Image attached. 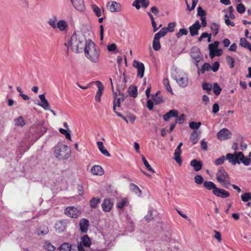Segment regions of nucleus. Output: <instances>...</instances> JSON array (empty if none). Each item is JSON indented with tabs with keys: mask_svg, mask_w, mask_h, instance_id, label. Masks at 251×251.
<instances>
[{
	"mask_svg": "<svg viewBox=\"0 0 251 251\" xmlns=\"http://www.w3.org/2000/svg\"><path fill=\"white\" fill-rule=\"evenodd\" d=\"M59 131L62 134H63L65 136L67 139L70 141L71 140V134H70L69 132L67 131L66 129L63 128H60Z\"/></svg>",
	"mask_w": 251,
	"mask_h": 251,
	"instance_id": "6e6d98bb",
	"label": "nucleus"
},
{
	"mask_svg": "<svg viewBox=\"0 0 251 251\" xmlns=\"http://www.w3.org/2000/svg\"><path fill=\"white\" fill-rule=\"evenodd\" d=\"M184 117H185V115L183 114H181L179 116H177L176 117V118L175 119V123H176V124H182L184 122V120H185Z\"/></svg>",
	"mask_w": 251,
	"mask_h": 251,
	"instance_id": "864d4df0",
	"label": "nucleus"
},
{
	"mask_svg": "<svg viewBox=\"0 0 251 251\" xmlns=\"http://www.w3.org/2000/svg\"><path fill=\"white\" fill-rule=\"evenodd\" d=\"M241 198L244 202L249 201L251 200V193L250 192L244 193L241 195Z\"/></svg>",
	"mask_w": 251,
	"mask_h": 251,
	"instance_id": "79ce46f5",
	"label": "nucleus"
},
{
	"mask_svg": "<svg viewBox=\"0 0 251 251\" xmlns=\"http://www.w3.org/2000/svg\"><path fill=\"white\" fill-rule=\"evenodd\" d=\"M202 87L203 90L210 91L212 89V85L210 83L204 82L202 85Z\"/></svg>",
	"mask_w": 251,
	"mask_h": 251,
	"instance_id": "338daca9",
	"label": "nucleus"
},
{
	"mask_svg": "<svg viewBox=\"0 0 251 251\" xmlns=\"http://www.w3.org/2000/svg\"><path fill=\"white\" fill-rule=\"evenodd\" d=\"M92 8L94 12L97 17H100L101 16V11L100 9L97 5H92Z\"/></svg>",
	"mask_w": 251,
	"mask_h": 251,
	"instance_id": "c03bdc74",
	"label": "nucleus"
},
{
	"mask_svg": "<svg viewBox=\"0 0 251 251\" xmlns=\"http://www.w3.org/2000/svg\"><path fill=\"white\" fill-rule=\"evenodd\" d=\"M100 199L99 198H93L90 201V206L92 208H96L98 203L100 202Z\"/></svg>",
	"mask_w": 251,
	"mask_h": 251,
	"instance_id": "72a5a7b5",
	"label": "nucleus"
},
{
	"mask_svg": "<svg viewBox=\"0 0 251 251\" xmlns=\"http://www.w3.org/2000/svg\"><path fill=\"white\" fill-rule=\"evenodd\" d=\"M211 69V66L208 63H205L201 69L198 70V73L204 74L205 71H209Z\"/></svg>",
	"mask_w": 251,
	"mask_h": 251,
	"instance_id": "f704fd0d",
	"label": "nucleus"
},
{
	"mask_svg": "<svg viewBox=\"0 0 251 251\" xmlns=\"http://www.w3.org/2000/svg\"><path fill=\"white\" fill-rule=\"evenodd\" d=\"M152 48L155 51H158L161 49V44L158 39L154 37L152 42Z\"/></svg>",
	"mask_w": 251,
	"mask_h": 251,
	"instance_id": "473e14b6",
	"label": "nucleus"
},
{
	"mask_svg": "<svg viewBox=\"0 0 251 251\" xmlns=\"http://www.w3.org/2000/svg\"><path fill=\"white\" fill-rule=\"evenodd\" d=\"M220 64L218 61H216L211 66V69L214 72H217L219 68Z\"/></svg>",
	"mask_w": 251,
	"mask_h": 251,
	"instance_id": "774afa93",
	"label": "nucleus"
},
{
	"mask_svg": "<svg viewBox=\"0 0 251 251\" xmlns=\"http://www.w3.org/2000/svg\"><path fill=\"white\" fill-rule=\"evenodd\" d=\"M107 6L109 10L111 12L114 13L121 11V5L116 1H109L107 2Z\"/></svg>",
	"mask_w": 251,
	"mask_h": 251,
	"instance_id": "9d476101",
	"label": "nucleus"
},
{
	"mask_svg": "<svg viewBox=\"0 0 251 251\" xmlns=\"http://www.w3.org/2000/svg\"><path fill=\"white\" fill-rule=\"evenodd\" d=\"M201 125V122H191L189 123V126L191 129H197Z\"/></svg>",
	"mask_w": 251,
	"mask_h": 251,
	"instance_id": "603ef678",
	"label": "nucleus"
},
{
	"mask_svg": "<svg viewBox=\"0 0 251 251\" xmlns=\"http://www.w3.org/2000/svg\"><path fill=\"white\" fill-rule=\"evenodd\" d=\"M173 77L181 87H186L188 84V75L183 72H176L173 74Z\"/></svg>",
	"mask_w": 251,
	"mask_h": 251,
	"instance_id": "20e7f679",
	"label": "nucleus"
},
{
	"mask_svg": "<svg viewBox=\"0 0 251 251\" xmlns=\"http://www.w3.org/2000/svg\"><path fill=\"white\" fill-rule=\"evenodd\" d=\"M178 115V112L176 110L172 109L163 115V120L165 121H168L171 118L176 117Z\"/></svg>",
	"mask_w": 251,
	"mask_h": 251,
	"instance_id": "aec40b11",
	"label": "nucleus"
},
{
	"mask_svg": "<svg viewBox=\"0 0 251 251\" xmlns=\"http://www.w3.org/2000/svg\"><path fill=\"white\" fill-rule=\"evenodd\" d=\"M80 230L82 233H86L89 226V221L88 220L82 218L80 220L79 223Z\"/></svg>",
	"mask_w": 251,
	"mask_h": 251,
	"instance_id": "4468645a",
	"label": "nucleus"
},
{
	"mask_svg": "<svg viewBox=\"0 0 251 251\" xmlns=\"http://www.w3.org/2000/svg\"><path fill=\"white\" fill-rule=\"evenodd\" d=\"M113 206V203L110 199H104L102 203V209L105 212H109Z\"/></svg>",
	"mask_w": 251,
	"mask_h": 251,
	"instance_id": "dca6fc26",
	"label": "nucleus"
},
{
	"mask_svg": "<svg viewBox=\"0 0 251 251\" xmlns=\"http://www.w3.org/2000/svg\"><path fill=\"white\" fill-rule=\"evenodd\" d=\"M191 166L193 167L196 172L200 171L202 167V163L201 161L193 159L190 163Z\"/></svg>",
	"mask_w": 251,
	"mask_h": 251,
	"instance_id": "412c9836",
	"label": "nucleus"
},
{
	"mask_svg": "<svg viewBox=\"0 0 251 251\" xmlns=\"http://www.w3.org/2000/svg\"><path fill=\"white\" fill-rule=\"evenodd\" d=\"M250 44V43L248 42L246 38H241L240 39V45L242 47L247 48Z\"/></svg>",
	"mask_w": 251,
	"mask_h": 251,
	"instance_id": "4d7b16f0",
	"label": "nucleus"
},
{
	"mask_svg": "<svg viewBox=\"0 0 251 251\" xmlns=\"http://www.w3.org/2000/svg\"><path fill=\"white\" fill-rule=\"evenodd\" d=\"M236 11L242 14L246 11V7L242 3H239L236 5Z\"/></svg>",
	"mask_w": 251,
	"mask_h": 251,
	"instance_id": "5fc2aeb1",
	"label": "nucleus"
},
{
	"mask_svg": "<svg viewBox=\"0 0 251 251\" xmlns=\"http://www.w3.org/2000/svg\"><path fill=\"white\" fill-rule=\"evenodd\" d=\"M65 214L72 218H77L80 215V212L74 206H70L65 209Z\"/></svg>",
	"mask_w": 251,
	"mask_h": 251,
	"instance_id": "423d86ee",
	"label": "nucleus"
},
{
	"mask_svg": "<svg viewBox=\"0 0 251 251\" xmlns=\"http://www.w3.org/2000/svg\"><path fill=\"white\" fill-rule=\"evenodd\" d=\"M42 103L39 104V105L44 108L45 110L50 109V104L48 100L46 99L43 101H41Z\"/></svg>",
	"mask_w": 251,
	"mask_h": 251,
	"instance_id": "680f3d73",
	"label": "nucleus"
},
{
	"mask_svg": "<svg viewBox=\"0 0 251 251\" xmlns=\"http://www.w3.org/2000/svg\"><path fill=\"white\" fill-rule=\"evenodd\" d=\"M183 143L182 142L179 143V145L176 147V149L175 151V160L178 163L179 165L181 164L182 160L180 157V155L182 153L181 150V147L182 146Z\"/></svg>",
	"mask_w": 251,
	"mask_h": 251,
	"instance_id": "2eb2a0df",
	"label": "nucleus"
},
{
	"mask_svg": "<svg viewBox=\"0 0 251 251\" xmlns=\"http://www.w3.org/2000/svg\"><path fill=\"white\" fill-rule=\"evenodd\" d=\"M95 83L97 84L98 90L96 93L95 99L96 101L100 102L101 101V97L102 95L104 89L103 85L100 81H95Z\"/></svg>",
	"mask_w": 251,
	"mask_h": 251,
	"instance_id": "9b49d317",
	"label": "nucleus"
},
{
	"mask_svg": "<svg viewBox=\"0 0 251 251\" xmlns=\"http://www.w3.org/2000/svg\"><path fill=\"white\" fill-rule=\"evenodd\" d=\"M15 125L17 126H23L25 124V120L22 116H20L17 119H15Z\"/></svg>",
	"mask_w": 251,
	"mask_h": 251,
	"instance_id": "de8ad7c7",
	"label": "nucleus"
},
{
	"mask_svg": "<svg viewBox=\"0 0 251 251\" xmlns=\"http://www.w3.org/2000/svg\"><path fill=\"white\" fill-rule=\"evenodd\" d=\"M160 93V91H158L152 97V100L155 104H159L163 102V98Z\"/></svg>",
	"mask_w": 251,
	"mask_h": 251,
	"instance_id": "a878e982",
	"label": "nucleus"
},
{
	"mask_svg": "<svg viewBox=\"0 0 251 251\" xmlns=\"http://www.w3.org/2000/svg\"><path fill=\"white\" fill-rule=\"evenodd\" d=\"M240 162H242L245 165L248 166L250 164V161L249 158L245 156H241L239 160Z\"/></svg>",
	"mask_w": 251,
	"mask_h": 251,
	"instance_id": "e2e57ef3",
	"label": "nucleus"
},
{
	"mask_svg": "<svg viewBox=\"0 0 251 251\" xmlns=\"http://www.w3.org/2000/svg\"><path fill=\"white\" fill-rule=\"evenodd\" d=\"M129 94L133 98H136L138 95L137 88L135 86L129 88Z\"/></svg>",
	"mask_w": 251,
	"mask_h": 251,
	"instance_id": "ea45409f",
	"label": "nucleus"
},
{
	"mask_svg": "<svg viewBox=\"0 0 251 251\" xmlns=\"http://www.w3.org/2000/svg\"><path fill=\"white\" fill-rule=\"evenodd\" d=\"M57 18L55 15L51 16L48 21L47 23L53 29H55V26L57 25Z\"/></svg>",
	"mask_w": 251,
	"mask_h": 251,
	"instance_id": "cd10ccee",
	"label": "nucleus"
},
{
	"mask_svg": "<svg viewBox=\"0 0 251 251\" xmlns=\"http://www.w3.org/2000/svg\"><path fill=\"white\" fill-rule=\"evenodd\" d=\"M219 42L215 41L213 43L210 44L208 46V49L210 50L209 55L211 58L215 56V50L218 47Z\"/></svg>",
	"mask_w": 251,
	"mask_h": 251,
	"instance_id": "b1692460",
	"label": "nucleus"
},
{
	"mask_svg": "<svg viewBox=\"0 0 251 251\" xmlns=\"http://www.w3.org/2000/svg\"><path fill=\"white\" fill-rule=\"evenodd\" d=\"M163 84L166 87L167 91L170 92L172 94H173V92L170 84L168 78H164L163 80Z\"/></svg>",
	"mask_w": 251,
	"mask_h": 251,
	"instance_id": "4c0bfd02",
	"label": "nucleus"
},
{
	"mask_svg": "<svg viewBox=\"0 0 251 251\" xmlns=\"http://www.w3.org/2000/svg\"><path fill=\"white\" fill-rule=\"evenodd\" d=\"M133 66L134 67L137 69V76L140 78H142L145 72V66L144 64L142 62H139L137 60H134Z\"/></svg>",
	"mask_w": 251,
	"mask_h": 251,
	"instance_id": "1a4fd4ad",
	"label": "nucleus"
},
{
	"mask_svg": "<svg viewBox=\"0 0 251 251\" xmlns=\"http://www.w3.org/2000/svg\"><path fill=\"white\" fill-rule=\"evenodd\" d=\"M71 149L65 145L57 144L55 147L54 155L59 160H65L71 155Z\"/></svg>",
	"mask_w": 251,
	"mask_h": 251,
	"instance_id": "7ed1b4c3",
	"label": "nucleus"
},
{
	"mask_svg": "<svg viewBox=\"0 0 251 251\" xmlns=\"http://www.w3.org/2000/svg\"><path fill=\"white\" fill-rule=\"evenodd\" d=\"M55 231L58 233L63 232L66 228L65 223L63 221L57 222L55 225Z\"/></svg>",
	"mask_w": 251,
	"mask_h": 251,
	"instance_id": "393cba45",
	"label": "nucleus"
},
{
	"mask_svg": "<svg viewBox=\"0 0 251 251\" xmlns=\"http://www.w3.org/2000/svg\"><path fill=\"white\" fill-rule=\"evenodd\" d=\"M176 26V23L175 22L170 23L168 24V26L165 27L166 32H173L175 30V27Z\"/></svg>",
	"mask_w": 251,
	"mask_h": 251,
	"instance_id": "8fccbe9b",
	"label": "nucleus"
},
{
	"mask_svg": "<svg viewBox=\"0 0 251 251\" xmlns=\"http://www.w3.org/2000/svg\"><path fill=\"white\" fill-rule=\"evenodd\" d=\"M195 182L197 184H201L202 183H203L204 179L202 176L201 175H196L194 177Z\"/></svg>",
	"mask_w": 251,
	"mask_h": 251,
	"instance_id": "3c124183",
	"label": "nucleus"
},
{
	"mask_svg": "<svg viewBox=\"0 0 251 251\" xmlns=\"http://www.w3.org/2000/svg\"><path fill=\"white\" fill-rule=\"evenodd\" d=\"M97 144L99 150L103 154L108 157H110L111 156L110 154L103 146V144L102 142L98 141Z\"/></svg>",
	"mask_w": 251,
	"mask_h": 251,
	"instance_id": "bb28decb",
	"label": "nucleus"
},
{
	"mask_svg": "<svg viewBox=\"0 0 251 251\" xmlns=\"http://www.w3.org/2000/svg\"><path fill=\"white\" fill-rule=\"evenodd\" d=\"M152 211L151 210L148 211V214L145 217L147 222H150L153 219Z\"/></svg>",
	"mask_w": 251,
	"mask_h": 251,
	"instance_id": "69168bd1",
	"label": "nucleus"
},
{
	"mask_svg": "<svg viewBox=\"0 0 251 251\" xmlns=\"http://www.w3.org/2000/svg\"><path fill=\"white\" fill-rule=\"evenodd\" d=\"M130 189L134 191L136 194L139 195L141 194V190L139 189V188L135 184L131 183L130 185Z\"/></svg>",
	"mask_w": 251,
	"mask_h": 251,
	"instance_id": "a18cd8bd",
	"label": "nucleus"
},
{
	"mask_svg": "<svg viewBox=\"0 0 251 251\" xmlns=\"http://www.w3.org/2000/svg\"><path fill=\"white\" fill-rule=\"evenodd\" d=\"M82 243L85 247H89L91 245V241L87 235H84L81 238Z\"/></svg>",
	"mask_w": 251,
	"mask_h": 251,
	"instance_id": "c85d7f7f",
	"label": "nucleus"
},
{
	"mask_svg": "<svg viewBox=\"0 0 251 251\" xmlns=\"http://www.w3.org/2000/svg\"><path fill=\"white\" fill-rule=\"evenodd\" d=\"M226 60L227 64L230 68H233L234 67V59L233 58L228 56L226 57Z\"/></svg>",
	"mask_w": 251,
	"mask_h": 251,
	"instance_id": "052dcab7",
	"label": "nucleus"
},
{
	"mask_svg": "<svg viewBox=\"0 0 251 251\" xmlns=\"http://www.w3.org/2000/svg\"><path fill=\"white\" fill-rule=\"evenodd\" d=\"M127 203V200L124 198L119 201L116 203V207L119 209H123V207Z\"/></svg>",
	"mask_w": 251,
	"mask_h": 251,
	"instance_id": "e433bc0d",
	"label": "nucleus"
},
{
	"mask_svg": "<svg viewBox=\"0 0 251 251\" xmlns=\"http://www.w3.org/2000/svg\"><path fill=\"white\" fill-rule=\"evenodd\" d=\"M201 27V25L199 21H196L195 23L189 27L190 35L192 36H195L198 34L199 30Z\"/></svg>",
	"mask_w": 251,
	"mask_h": 251,
	"instance_id": "f8f14e48",
	"label": "nucleus"
},
{
	"mask_svg": "<svg viewBox=\"0 0 251 251\" xmlns=\"http://www.w3.org/2000/svg\"><path fill=\"white\" fill-rule=\"evenodd\" d=\"M85 37L80 32H75L68 42L64 45L67 48V53L69 51V48L75 53L82 52L87 44Z\"/></svg>",
	"mask_w": 251,
	"mask_h": 251,
	"instance_id": "f257e3e1",
	"label": "nucleus"
},
{
	"mask_svg": "<svg viewBox=\"0 0 251 251\" xmlns=\"http://www.w3.org/2000/svg\"><path fill=\"white\" fill-rule=\"evenodd\" d=\"M219 27V25L215 23H213L211 24V29L214 34L215 36H216L218 34Z\"/></svg>",
	"mask_w": 251,
	"mask_h": 251,
	"instance_id": "09e8293b",
	"label": "nucleus"
},
{
	"mask_svg": "<svg viewBox=\"0 0 251 251\" xmlns=\"http://www.w3.org/2000/svg\"><path fill=\"white\" fill-rule=\"evenodd\" d=\"M121 105V98H117L114 100L113 101V111L115 113L117 112L116 111V107H120Z\"/></svg>",
	"mask_w": 251,
	"mask_h": 251,
	"instance_id": "13d9d810",
	"label": "nucleus"
},
{
	"mask_svg": "<svg viewBox=\"0 0 251 251\" xmlns=\"http://www.w3.org/2000/svg\"><path fill=\"white\" fill-rule=\"evenodd\" d=\"M213 91L216 96L220 95L222 91V89L217 83H214L213 86Z\"/></svg>",
	"mask_w": 251,
	"mask_h": 251,
	"instance_id": "37998d69",
	"label": "nucleus"
},
{
	"mask_svg": "<svg viewBox=\"0 0 251 251\" xmlns=\"http://www.w3.org/2000/svg\"><path fill=\"white\" fill-rule=\"evenodd\" d=\"M213 194L217 197L223 198H227L229 196L228 192L226 191L224 189L218 188L217 187L213 190Z\"/></svg>",
	"mask_w": 251,
	"mask_h": 251,
	"instance_id": "ddd939ff",
	"label": "nucleus"
},
{
	"mask_svg": "<svg viewBox=\"0 0 251 251\" xmlns=\"http://www.w3.org/2000/svg\"><path fill=\"white\" fill-rule=\"evenodd\" d=\"M167 33V32H166V29L165 27H163L162 28H161L159 32L156 33L154 35V37L155 38L158 39L159 40L160 38L165 36Z\"/></svg>",
	"mask_w": 251,
	"mask_h": 251,
	"instance_id": "c9c22d12",
	"label": "nucleus"
},
{
	"mask_svg": "<svg viewBox=\"0 0 251 251\" xmlns=\"http://www.w3.org/2000/svg\"><path fill=\"white\" fill-rule=\"evenodd\" d=\"M204 187L208 190H212L215 189L216 187V185L212 181H205L203 182Z\"/></svg>",
	"mask_w": 251,
	"mask_h": 251,
	"instance_id": "7c9ffc66",
	"label": "nucleus"
},
{
	"mask_svg": "<svg viewBox=\"0 0 251 251\" xmlns=\"http://www.w3.org/2000/svg\"><path fill=\"white\" fill-rule=\"evenodd\" d=\"M74 7L79 11H83L85 9L83 0H70Z\"/></svg>",
	"mask_w": 251,
	"mask_h": 251,
	"instance_id": "6ab92c4d",
	"label": "nucleus"
},
{
	"mask_svg": "<svg viewBox=\"0 0 251 251\" xmlns=\"http://www.w3.org/2000/svg\"><path fill=\"white\" fill-rule=\"evenodd\" d=\"M72 245L69 243H64L58 248V251H71Z\"/></svg>",
	"mask_w": 251,
	"mask_h": 251,
	"instance_id": "c756f323",
	"label": "nucleus"
},
{
	"mask_svg": "<svg viewBox=\"0 0 251 251\" xmlns=\"http://www.w3.org/2000/svg\"><path fill=\"white\" fill-rule=\"evenodd\" d=\"M217 180L223 186L227 187L230 184L229 176L223 167L218 170Z\"/></svg>",
	"mask_w": 251,
	"mask_h": 251,
	"instance_id": "39448f33",
	"label": "nucleus"
},
{
	"mask_svg": "<svg viewBox=\"0 0 251 251\" xmlns=\"http://www.w3.org/2000/svg\"><path fill=\"white\" fill-rule=\"evenodd\" d=\"M231 136V132L226 128L221 129L217 134V138L220 140H225L230 138Z\"/></svg>",
	"mask_w": 251,
	"mask_h": 251,
	"instance_id": "6e6552de",
	"label": "nucleus"
},
{
	"mask_svg": "<svg viewBox=\"0 0 251 251\" xmlns=\"http://www.w3.org/2000/svg\"><path fill=\"white\" fill-rule=\"evenodd\" d=\"M92 174L94 175L101 176L104 173V171L100 165H95L91 169Z\"/></svg>",
	"mask_w": 251,
	"mask_h": 251,
	"instance_id": "5701e85b",
	"label": "nucleus"
},
{
	"mask_svg": "<svg viewBox=\"0 0 251 251\" xmlns=\"http://www.w3.org/2000/svg\"><path fill=\"white\" fill-rule=\"evenodd\" d=\"M149 0H135L133 2L132 5L137 9H139L141 5L145 8H147L149 6Z\"/></svg>",
	"mask_w": 251,
	"mask_h": 251,
	"instance_id": "f3484780",
	"label": "nucleus"
},
{
	"mask_svg": "<svg viewBox=\"0 0 251 251\" xmlns=\"http://www.w3.org/2000/svg\"><path fill=\"white\" fill-rule=\"evenodd\" d=\"M68 27L67 22L64 20H60L57 22L55 29L57 28L61 32H66L68 30Z\"/></svg>",
	"mask_w": 251,
	"mask_h": 251,
	"instance_id": "a211bd4d",
	"label": "nucleus"
},
{
	"mask_svg": "<svg viewBox=\"0 0 251 251\" xmlns=\"http://www.w3.org/2000/svg\"><path fill=\"white\" fill-rule=\"evenodd\" d=\"M188 31L186 28H180L179 30V31L176 33V36L177 38H180L183 35H187L188 34Z\"/></svg>",
	"mask_w": 251,
	"mask_h": 251,
	"instance_id": "a19ab883",
	"label": "nucleus"
},
{
	"mask_svg": "<svg viewBox=\"0 0 251 251\" xmlns=\"http://www.w3.org/2000/svg\"><path fill=\"white\" fill-rule=\"evenodd\" d=\"M225 156L223 155L221 157L216 159L214 161V164L216 165H220L224 163L225 160Z\"/></svg>",
	"mask_w": 251,
	"mask_h": 251,
	"instance_id": "bf43d9fd",
	"label": "nucleus"
},
{
	"mask_svg": "<svg viewBox=\"0 0 251 251\" xmlns=\"http://www.w3.org/2000/svg\"><path fill=\"white\" fill-rule=\"evenodd\" d=\"M190 139L193 145L196 144L198 141V135L196 131H194L191 134Z\"/></svg>",
	"mask_w": 251,
	"mask_h": 251,
	"instance_id": "49530a36",
	"label": "nucleus"
},
{
	"mask_svg": "<svg viewBox=\"0 0 251 251\" xmlns=\"http://www.w3.org/2000/svg\"><path fill=\"white\" fill-rule=\"evenodd\" d=\"M226 159L233 165L235 164V151L234 153H227L225 157Z\"/></svg>",
	"mask_w": 251,
	"mask_h": 251,
	"instance_id": "2f4dec72",
	"label": "nucleus"
},
{
	"mask_svg": "<svg viewBox=\"0 0 251 251\" xmlns=\"http://www.w3.org/2000/svg\"><path fill=\"white\" fill-rule=\"evenodd\" d=\"M142 160L144 164V165L146 167L147 170L152 173H155L154 170L151 167L150 164L148 163V161L146 159L144 155H142Z\"/></svg>",
	"mask_w": 251,
	"mask_h": 251,
	"instance_id": "58836bf2",
	"label": "nucleus"
},
{
	"mask_svg": "<svg viewBox=\"0 0 251 251\" xmlns=\"http://www.w3.org/2000/svg\"><path fill=\"white\" fill-rule=\"evenodd\" d=\"M191 56L196 62V66L198 67L197 63L202 59L200 49L197 47L192 48L191 50Z\"/></svg>",
	"mask_w": 251,
	"mask_h": 251,
	"instance_id": "0eeeda50",
	"label": "nucleus"
},
{
	"mask_svg": "<svg viewBox=\"0 0 251 251\" xmlns=\"http://www.w3.org/2000/svg\"><path fill=\"white\" fill-rule=\"evenodd\" d=\"M198 15L201 16V17H205L206 12L202 8L201 6H199L197 8Z\"/></svg>",
	"mask_w": 251,
	"mask_h": 251,
	"instance_id": "0e129e2a",
	"label": "nucleus"
},
{
	"mask_svg": "<svg viewBox=\"0 0 251 251\" xmlns=\"http://www.w3.org/2000/svg\"><path fill=\"white\" fill-rule=\"evenodd\" d=\"M86 58L93 63L99 61L100 50L92 40H89L83 50Z\"/></svg>",
	"mask_w": 251,
	"mask_h": 251,
	"instance_id": "f03ea898",
	"label": "nucleus"
},
{
	"mask_svg": "<svg viewBox=\"0 0 251 251\" xmlns=\"http://www.w3.org/2000/svg\"><path fill=\"white\" fill-rule=\"evenodd\" d=\"M32 128L34 129L36 132L40 135H42L45 133H46L47 130V128L45 126L39 124L33 125L32 126Z\"/></svg>",
	"mask_w": 251,
	"mask_h": 251,
	"instance_id": "4be33fe9",
	"label": "nucleus"
}]
</instances>
